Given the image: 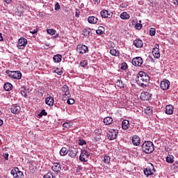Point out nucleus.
I'll return each instance as SVG.
<instances>
[{
    "label": "nucleus",
    "instance_id": "nucleus-1",
    "mask_svg": "<svg viewBox=\"0 0 178 178\" xmlns=\"http://www.w3.org/2000/svg\"><path fill=\"white\" fill-rule=\"evenodd\" d=\"M136 83L138 84V86H140V87L145 88V87L148 86V83H149V76L147 74V73L144 72H140L138 74Z\"/></svg>",
    "mask_w": 178,
    "mask_h": 178
},
{
    "label": "nucleus",
    "instance_id": "nucleus-2",
    "mask_svg": "<svg viewBox=\"0 0 178 178\" xmlns=\"http://www.w3.org/2000/svg\"><path fill=\"white\" fill-rule=\"evenodd\" d=\"M154 147V143L152 141H145L142 145V151L145 154H152L155 149Z\"/></svg>",
    "mask_w": 178,
    "mask_h": 178
},
{
    "label": "nucleus",
    "instance_id": "nucleus-3",
    "mask_svg": "<svg viewBox=\"0 0 178 178\" xmlns=\"http://www.w3.org/2000/svg\"><path fill=\"white\" fill-rule=\"evenodd\" d=\"M6 73L8 74L10 79H15L16 80H20L22 79V72L20 71H10L8 70Z\"/></svg>",
    "mask_w": 178,
    "mask_h": 178
},
{
    "label": "nucleus",
    "instance_id": "nucleus-4",
    "mask_svg": "<svg viewBox=\"0 0 178 178\" xmlns=\"http://www.w3.org/2000/svg\"><path fill=\"white\" fill-rule=\"evenodd\" d=\"M10 174L14 178H23V176H24L23 172L20 171L18 168H14L11 170Z\"/></svg>",
    "mask_w": 178,
    "mask_h": 178
},
{
    "label": "nucleus",
    "instance_id": "nucleus-5",
    "mask_svg": "<svg viewBox=\"0 0 178 178\" xmlns=\"http://www.w3.org/2000/svg\"><path fill=\"white\" fill-rule=\"evenodd\" d=\"M90 156V153L86 150H82L81 153L79 156V160L81 162H87L88 161V158Z\"/></svg>",
    "mask_w": 178,
    "mask_h": 178
},
{
    "label": "nucleus",
    "instance_id": "nucleus-6",
    "mask_svg": "<svg viewBox=\"0 0 178 178\" xmlns=\"http://www.w3.org/2000/svg\"><path fill=\"white\" fill-rule=\"evenodd\" d=\"M118 130L111 129L107 134V137L109 140H116V138H118Z\"/></svg>",
    "mask_w": 178,
    "mask_h": 178
},
{
    "label": "nucleus",
    "instance_id": "nucleus-7",
    "mask_svg": "<svg viewBox=\"0 0 178 178\" xmlns=\"http://www.w3.org/2000/svg\"><path fill=\"white\" fill-rule=\"evenodd\" d=\"M27 45V39L21 38L18 40L17 48L19 49H24Z\"/></svg>",
    "mask_w": 178,
    "mask_h": 178
},
{
    "label": "nucleus",
    "instance_id": "nucleus-8",
    "mask_svg": "<svg viewBox=\"0 0 178 178\" xmlns=\"http://www.w3.org/2000/svg\"><path fill=\"white\" fill-rule=\"evenodd\" d=\"M154 172H155V168L152 163H150V167H147L144 170V174L145 176H152L154 175Z\"/></svg>",
    "mask_w": 178,
    "mask_h": 178
},
{
    "label": "nucleus",
    "instance_id": "nucleus-9",
    "mask_svg": "<svg viewBox=\"0 0 178 178\" xmlns=\"http://www.w3.org/2000/svg\"><path fill=\"white\" fill-rule=\"evenodd\" d=\"M131 63L134 66L140 67L143 63V58L135 57L132 59Z\"/></svg>",
    "mask_w": 178,
    "mask_h": 178
},
{
    "label": "nucleus",
    "instance_id": "nucleus-10",
    "mask_svg": "<svg viewBox=\"0 0 178 178\" xmlns=\"http://www.w3.org/2000/svg\"><path fill=\"white\" fill-rule=\"evenodd\" d=\"M100 15L103 19H106L108 17V19H111L113 16V13L111 11H108L106 10H103L100 12Z\"/></svg>",
    "mask_w": 178,
    "mask_h": 178
},
{
    "label": "nucleus",
    "instance_id": "nucleus-11",
    "mask_svg": "<svg viewBox=\"0 0 178 178\" xmlns=\"http://www.w3.org/2000/svg\"><path fill=\"white\" fill-rule=\"evenodd\" d=\"M152 54L154 58L159 59L161 58V53L159 52V44H156L154 48L152 50Z\"/></svg>",
    "mask_w": 178,
    "mask_h": 178
},
{
    "label": "nucleus",
    "instance_id": "nucleus-12",
    "mask_svg": "<svg viewBox=\"0 0 178 178\" xmlns=\"http://www.w3.org/2000/svg\"><path fill=\"white\" fill-rule=\"evenodd\" d=\"M51 169L56 175H59V173H60V170H62V168H60V163H54L51 166Z\"/></svg>",
    "mask_w": 178,
    "mask_h": 178
},
{
    "label": "nucleus",
    "instance_id": "nucleus-13",
    "mask_svg": "<svg viewBox=\"0 0 178 178\" xmlns=\"http://www.w3.org/2000/svg\"><path fill=\"white\" fill-rule=\"evenodd\" d=\"M76 51L79 54H86L88 51V47L84 44H79L76 47Z\"/></svg>",
    "mask_w": 178,
    "mask_h": 178
},
{
    "label": "nucleus",
    "instance_id": "nucleus-14",
    "mask_svg": "<svg viewBox=\"0 0 178 178\" xmlns=\"http://www.w3.org/2000/svg\"><path fill=\"white\" fill-rule=\"evenodd\" d=\"M169 87H170V81L169 80L165 79L161 83V88L163 90V91H166V90H169Z\"/></svg>",
    "mask_w": 178,
    "mask_h": 178
},
{
    "label": "nucleus",
    "instance_id": "nucleus-15",
    "mask_svg": "<svg viewBox=\"0 0 178 178\" xmlns=\"http://www.w3.org/2000/svg\"><path fill=\"white\" fill-rule=\"evenodd\" d=\"M62 91L64 92L63 98H70L71 95L70 92L69 91V86L64 85L62 87Z\"/></svg>",
    "mask_w": 178,
    "mask_h": 178
},
{
    "label": "nucleus",
    "instance_id": "nucleus-16",
    "mask_svg": "<svg viewBox=\"0 0 178 178\" xmlns=\"http://www.w3.org/2000/svg\"><path fill=\"white\" fill-rule=\"evenodd\" d=\"M10 111L15 115H17L18 113H20L22 108L19 104H13L10 108Z\"/></svg>",
    "mask_w": 178,
    "mask_h": 178
},
{
    "label": "nucleus",
    "instance_id": "nucleus-17",
    "mask_svg": "<svg viewBox=\"0 0 178 178\" xmlns=\"http://www.w3.org/2000/svg\"><path fill=\"white\" fill-rule=\"evenodd\" d=\"M132 144L136 147H138L140 145V143H141V139L137 135H134L132 136Z\"/></svg>",
    "mask_w": 178,
    "mask_h": 178
},
{
    "label": "nucleus",
    "instance_id": "nucleus-18",
    "mask_svg": "<svg viewBox=\"0 0 178 178\" xmlns=\"http://www.w3.org/2000/svg\"><path fill=\"white\" fill-rule=\"evenodd\" d=\"M140 98L142 101H148L151 98V94L147 92H143L141 93Z\"/></svg>",
    "mask_w": 178,
    "mask_h": 178
},
{
    "label": "nucleus",
    "instance_id": "nucleus-19",
    "mask_svg": "<svg viewBox=\"0 0 178 178\" xmlns=\"http://www.w3.org/2000/svg\"><path fill=\"white\" fill-rule=\"evenodd\" d=\"M173 111H175V107L172 104L165 106V113L166 115H173Z\"/></svg>",
    "mask_w": 178,
    "mask_h": 178
},
{
    "label": "nucleus",
    "instance_id": "nucleus-20",
    "mask_svg": "<svg viewBox=\"0 0 178 178\" xmlns=\"http://www.w3.org/2000/svg\"><path fill=\"white\" fill-rule=\"evenodd\" d=\"M78 153H79L78 149L72 148L70 149V151L68 152V155L71 158H76V156L77 155Z\"/></svg>",
    "mask_w": 178,
    "mask_h": 178
},
{
    "label": "nucleus",
    "instance_id": "nucleus-21",
    "mask_svg": "<svg viewBox=\"0 0 178 178\" xmlns=\"http://www.w3.org/2000/svg\"><path fill=\"white\" fill-rule=\"evenodd\" d=\"M133 44L136 48H143V46L144 45L141 39H136L135 40H134Z\"/></svg>",
    "mask_w": 178,
    "mask_h": 178
},
{
    "label": "nucleus",
    "instance_id": "nucleus-22",
    "mask_svg": "<svg viewBox=\"0 0 178 178\" xmlns=\"http://www.w3.org/2000/svg\"><path fill=\"white\" fill-rule=\"evenodd\" d=\"M54 97H47L45 99V104L49 106H54Z\"/></svg>",
    "mask_w": 178,
    "mask_h": 178
},
{
    "label": "nucleus",
    "instance_id": "nucleus-23",
    "mask_svg": "<svg viewBox=\"0 0 178 178\" xmlns=\"http://www.w3.org/2000/svg\"><path fill=\"white\" fill-rule=\"evenodd\" d=\"M88 22L90 24H97V23H98V18L94 16H90L88 18Z\"/></svg>",
    "mask_w": 178,
    "mask_h": 178
},
{
    "label": "nucleus",
    "instance_id": "nucleus-24",
    "mask_svg": "<svg viewBox=\"0 0 178 178\" xmlns=\"http://www.w3.org/2000/svg\"><path fill=\"white\" fill-rule=\"evenodd\" d=\"M120 17L122 20H129V19H130V15H129L127 12H123L120 14Z\"/></svg>",
    "mask_w": 178,
    "mask_h": 178
},
{
    "label": "nucleus",
    "instance_id": "nucleus-25",
    "mask_svg": "<svg viewBox=\"0 0 178 178\" xmlns=\"http://www.w3.org/2000/svg\"><path fill=\"white\" fill-rule=\"evenodd\" d=\"M53 60L55 63H59L62 60V55L57 54L53 57Z\"/></svg>",
    "mask_w": 178,
    "mask_h": 178
},
{
    "label": "nucleus",
    "instance_id": "nucleus-26",
    "mask_svg": "<svg viewBox=\"0 0 178 178\" xmlns=\"http://www.w3.org/2000/svg\"><path fill=\"white\" fill-rule=\"evenodd\" d=\"M129 122L127 120H124L122 122V127L123 130H127L129 129Z\"/></svg>",
    "mask_w": 178,
    "mask_h": 178
},
{
    "label": "nucleus",
    "instance_id": "nucleus-27",
    "mask_svg": "<svg viewBox=\"0 0 178 178\" xmlns=\"http://www.w3.org/2000/svg\"><path fill=\"white\" fill-rule=\"evenodd\" d=\"M113 122V119L111 117H106L104 119V124H106V125L112 124Z\"/></svg>",
    "mask_w": 178,
    "mask_h": 178
},
{
    "label": "nucleus",
    "instance_id": "nucleus-28",
    "mask_svg": "<svg viewBox=\"0 0 178 178\" xmlns=\"http://www.w3.org/2000/svg\"><path fill=\"white\" fill-rule=\"evenodd\" d=\"M165 161L168 163H173L175 162V157L172 155L169 154L167 156Z\"/></svg>",
    "mask_w": 178,
    "mask_h": 178
},
{
    "label": "nucleus",
    "instance_id": "nucleus-29",
    "mask_svg": "<svg viewBox=\"0 0 178 178\" xmlns=\"http://www.w3.org/2000/svg\"><path fill=\"white\" fill-rule=\"evenodd\" d=\"M68 153H69V152L67 151V149L66 147H63L60 150V155L61 156H65V155H67Z\"/></svg>",
    "mask_w": 178,
    "mask_h": 178
},
{
    "label": "nucleus",
    "instance_id": "nucleus-30",
    "mask_svg": "<svg viewBox=\"0 0 178 178\" xmlns=\"http://www.w3.org/2000/svg\"><path fill=\"white\" fill-rule=\"evenodd\" d=\"M110 54L113 56H119L120 52H119V50H116L115 49H112L110 50Z\"/></svg>",
    "mask_w": 178,
    "mask_h": 178
},
{
    "label": "nucleus",
    "instance_id": "nucleus-31",
    "mask_svg": "<svg viewBox=\"0 0 178 178\" xmlns=\"http://www.w3.org/2000/svg\"><path fill=\"white\" fill-rule=\"evenodd\" d=\"M12 84L10 83H6L3 86V88L6 91H10L12 90Z\"/></svg>",
    "mask_w": 178,
    "mask_h": 178
},
{
    "label": "nucleus",
    "instance_id": "nucleus-32",
    "mask_svg": "<svg viewBox=\"0 0 178 178\" xmlns=\"http://www.w3.org/2000/svg\"><path fill=\"white\" fill-rule=\"evenodd\" d=\"M117 87H119V88H123L124 87V83H123V81L120 79H118L116 82Z\"/></svg>",
    "mask_w": 178,
    "mask_h": 178
},
{
    "label": "nucleus",
    "instance_id": "nucleus-33",
    "mask_svg": "<svg viewBox=\"0 0 178 178\" xmlns=\"http://www.w3.org/2000/svg\"><path fill=\"white\" fill-rule=\"evenodd\" d=\"M47 33L50 35H55V34H56V31H55V29H50L47 30Z\"/></svg>",
    "mask_w": 178,
    "mask_h": 178
},
{
    "label": "nucleus",
    "instance_id": "nucleus-34",
    "mask_svg": "<svg viewBox=\"0 0 178 178\" xmlns=\"http://www.w3.org/2000/svg\"><path fill=\"white\" fill-rule=\"evenodd\" d=\"M90 33H91V29H83V35L85 37H88L90 35Z\"/></svg>",
    "mask_w": 178,
    "mask_h": 178
},
{
    "label": "nucleus",
    "instance_id": "nucleus-35",
    "mask_svg": "<svg viewBox=\"0 0 178 178\" xmlns=\"http://www.w3.org/2000/svg\"><path fill=\"white\" fill-rule=\"evenodd\" d=\"M44 178H55V175H54V172H49L44 175Z\"/></svg>",
    "mask_w": 178,
    "mask_h": 178
},
{
    "label": "nucleus",
    "instance_id": "nucleus-36",
    "mask_svg": "<svg viewBox=\"0 0 178 178\" xmlns=\"http://www.w3.org/2000/svg\"><path fill=\"white\" fill-rule=\"evenodd\" d=\"M96 33L99 35H102V34H104V27L102 26L99 27V29L96 31Z\"/></svg>",
    "mask_w": 178,
    "mask_h": 178
},
{
    "label": "nucleus",
    "instance_id": "nucleus-37",
    "mask_svg": "<svg viewBox=\"0 0 178 178\" xmlns=\"http://www.w3.org/2000/svg\"><path fill=\"white\" fill-rule=\"evenodd\" d=\"M145 114L146 115H152V108L151 107H147L145 109Z\"/></svg>",
    "mask_w": 178,
    "mask_h": 178
},
{
    "label": "nucleus",
    "instance_id": "nucleus-38",
    "mask_svg": "<svg viewBox=\"0 0 178 178\" xmlns=\"http://www.w3.org/2000/svg\"><path fill=\"white\" fill-rule=\"evenodd\" d=\"M103 161L104 163H109L111 162V157H109V156H104Z\"/></svg>",
    "mask_w": 178,
    "mask_h": 178
},
{
    "label": "nucleus",
    "instance_id": "nucleus-39",
    "mask_svg": "<svg viewBox=\"0 0 178 178\" xmlns=\"http://www.w3.org/2000/svg\"><path fill=\"white\" fill-rule=\"evenodd\" d=\"M21 94L22 97L27 98V92L26 91V87H24L23 89L21 90Z\"/></svg>",
    "mask_w": 178,
    "mask_h": 178
},
{
    "label": "nucleus",
    "instance_id": "nucleus-40",
    "mask_svg": "<svg viewBox=\"0 0 178 178\" xmlns=\"http://www.w3.org/2000/svg\"><path fill=\"white\" fill-rule=\"evenodd\" d=\"M149 33V35H151L152 37H154V35H155L156 33V30L154 28H151Z\"/></svg>",
    "mask_w": 178,
    "mask_h": 178
},
{
    "label": "nucleus",
    "instance_id": "nucleus-41",
    "mask_svg": "<svg viewBox=\"0 0 178 178\" xmlns=\"http://www.w3.org/2000/svg\"><path fill=\"white\" fill-rule=\"evenodd\" d=\"M88 65V62L87 61V60H84L83 61H81L80 63V65L82 67H86V66H87Z\"/></svg>",
    "mask_w": 178,
    "mask_h": 178
},
{
    "label": "nucleus",
    "instance_id": "nucleus-42",
    "mask_svg": "<svg viewBox=\"0 0 178 178\" xmlns=\"http://www.w3.org/2000/svg\"><path fill=\"white\" fill-rule=\"evenodd\" d=\"M47 115H48V113L45 111V110H42V111L40 112V113L38 115V116L40 118H42V116H47Z\"/></svg>",
    "mask_w": 178,
    "mask_h": 178
},
{
    "label": "nucleus",
    "instance_id": "nucleus-43",
    "mask_svg": "<svg viewBox=\"0 0 178 178\" xmlns=\"http://www.w3.org/2000/svg\"><path fill=\"white\" fill-rule=\"evenodd\" d=\"M135 29H136V30H141V29H143V24L138 23L135 25Z\"/></svg>",
    "mask_w": 178,
    "mask_h": 178
},
{
    "label": "nucleus",
    "instance_id": "nucleus-44",
    "mask_svg": "<svg viewBox=\"0 0 178 178\" xmlns=\"http://www.w3.org/2000/svg\"><path fill=\"white\" fill-rule=\"evenodd\" d=\"M126 69H127V63H122L121 64V70H126Z\"/></svg>",
    "mask_w": 178,
    "mask_h": 178
},
{
    "label": "nucleus",
    "instance_id": "nucleus-45",
    "mask_svg": "<svg viewBox=\"0 0 178 178\" xmlns=\"http://www.w3.org/2000/svg\"><path fill=\"white\" fill-rule=\"evenodd\" d=\"M67 104H68V105H73V104H74V99H68L67 101Z\"/></svg>",
    "mask_w": 178,
    "mask_h": 178
},
{
    "label": "nucleus",
    "instance_id": "nucleus-46",
    "mask_svg": "<svg viewBox=\"0 0 178 178\" xmlns=\"http://www.w3.org/2000/svg\"><path fill=\"white\" fill-rule=\"evenodd\" d=\"M119 8H120L121 9H124L126 8H127V3H122L119 6Z\"/></svg>",
    "mask_w": 178,
    "mask_h": 178
},
{
    "label": "nucleus",
    "instance_id": "nucleus-47",
    "mask_svg": "<svg viewBox=\"0 0 178 178\" xmlns=\"http://www.w3.org/2000/svg\"><path fill=\"white\" fill-rule=\"evenodd\" d=\"M63 126L67 129L68 127H70V126H72V123L71 122H65L63 124Z\"/></svg>",
    "mask_w": 178,
    "mask_h": 178
},
{
    "label": "nucleus",
    "instance_id": "nucleus-48",
    "mask_svg": "<svg viewBox=\"0 0 178 178\" xmlns=\"http://www.w3.org/2000/svg\"><path fill=\"white\" fill-rule=\"evenodd\" d=\"M78 143L79 145H86V140L81 139H80Z\"/></svg>",
    "mask_w": 178,
    "mask_h": 178
},
{
    "label": "nucleus",
    "instance_id": "nucleus-49",
    "mask_svg": "<svg viewBox=\"0 0 178 178\" xmlns=\"http://www.w3.org/2000/svg\"><path fill=\"white\" fill-rule=\"evenodd\" d=\"M55 10H59L60 9V5H59V3H56L54 6Z\"/></svg>",
    "mask_w": 178,
    "mask_h": 178
},
{
    "label": "nucleus",
    "instance_id": "nucleus-50",
    "mask_svg": "<svg viewBox=\"0 0 178 178\" xmlns=\"http://www.w3.org/2000/svg\"><path fill=\"white\" fill-rule=\"evenodd\" d=\"M81 170H83V167L79 165L76 168V173H80L81 172Z\"/></svg>",
    "mask_w": 178,
    "mask_h": 178
},
{
    "label": "nucleus",
    "instance_id": "nucleus-51",
    "mask_svg": "<svg viewBox=\"0 0 178 178\" xmlns=\"http://www.w3.org/2000/svg\"><path fill=\"white\" fill-rule=\"evenodd\" d=\"M30 33L31 34H37V33H38V29H31Z\"/></svg>",
    "mask_w": 178,
    "mask_h": 178
},
{
    "label": "nucleus",
    "instance_id": "nucleus-52",
    "mask_svg": "<svg viewBox=\"0 0 178 178\" xmlns=\"http://www.w3.org/2000/svg\"><path fill=\"white\" fill-rule=\"evenodd\" d=\"M3 156H4L6 161H8L9 159V154H8V153L3 154Z\"/></svg>",
    "mask_w": 178,
    "mask_h": 178
},
{
    "label": "nucleus",
    "instance_id": "nucleus-53",
    "mask_svg": "<svg viewBox=\"0 0 178 178\" xmlns=\"http://www.w3.org/2000/svg\"><path fill=\"white\" fill-rule=\"evenodd\" d=\"M56 73H57V74H58V76H62V74L63 73V72H62V70L58 71V70L56 71Z\"/></svg>",
    "mask_w": 178,
    "mask_h": 178
},
{
    "label": "nucleus",
    "instance_id": "nucleus-54",
    "mask_svg": "<svg viewBox=\"0 0 178 178\" xmlns=\"http://www.w3.org/2000/svg\"><path fill=\"white\" fill-rule=\"evenodd\" d=\"M0 41H3V37H2V33H0Z\"/></svg>",
    "mask_w": 178,
    "mask_h": 178
},
{
    "label": "nucleus",
    "instance_id": "nucleus-55",
    "mask_svg": "<svg viewBox=\"0 0 178 178\" xmlns=\"http://www.w3.org/2000/svg\"><path fill=\"white\" fill-rule=\"evenodd\" d=\"M5 2H6V3H10V2H12V0H5Z\"/></svg>",
    "mask_w": 178,
    "mask_h": 178
},
{
    "label": "nucleus",
    "instance_id": "nucleus-56",
    "mask_svg": "<svg viewBox=\"0 0 178 178\" xmlns=\"http://www.w3.org/2000/svg\"><path fill=\"white\" fill-rule=\"evenodd\" d=\"M174 5H177L178 6V0H175L174 1Z\"/></svg>",
    "mask_w": 178,
    "mask_h": 178
},
{
    "label": "nucleus",
    "instance_id": "nucleus-57",
    "mask_svg": "<svg viewBox=\"0 0 178 178\" xmlns=\"http://www.w3.org/2000/svg\"><path fill=\"white\" fill-rule=\"evenodd\" d=\"M95 3H99V2H101V0H94Z\"/></svg>",
    "mask_w": 178,
    "mask_h": 178
},
{
    "label": "nucleus",
    "instance_id": "nucleus-58",
    "mask_svg": "<svg viewBox=\"0 0 178 178\" xmlns=\"http://www.w3.org/2000/svg\"><path fill=\"white\" fill-rule=\"evenodd\" d=\"M59 37V33H56V35L54 36V38H58Z\"/></svg>",
    "mask_w": 178,
    "mask_h": 178
},
{
    "label": "nucleus",
    "instance_id": "nucleus-59",
    "mask_svg": "<svg viewBox=\"0 0 178 178\" xmlns=\"http://www.w3.org/2000/svg\"><path fill=\"white\" fill-rule=\"evenodd\" d=\"M2 124H3V120H0V127L2 126Z\"/></svg>",
    "mask_w": 178,
    "mask_h": 178
},
{
    "label": "nucleus",
    "instance_id": "nucleus-60",
    "mask_svg": "<svg viewBox=\"0 0 178 178\" xmlns=\"http://www.w3.org/2000/svg\"><path fill=\"white\" fill-rule=\"evenodd\" d=\"M75 16H76V17H79V13L76 12Z\"/></svg>",
    "mask_w": 178,
    "mask_h": 178
}]
</instances>
